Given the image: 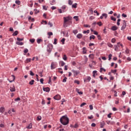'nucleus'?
<instances>
[{
  "instance_id": "64",
  "label": "nucleus",
  "mask_w": 131,
  "mask_h": 131,
  "mask_svg": "<svg viewBox=\"0 0 131 131\" xmlns=\"http://www.w3.org/2000/svg\"><path fill=\"white\" fill-rule=\"evenodd\" d=\"M61 9H62V10H65L66 9V6L63 5L61 7Z\"/></svg>"
},
{
  "instance_id": "6",
  "label": "nucleus",
  "mask_w": 131,
  "mask_h": 131,
  "mask_svg": "<svg viewBox=\"0 0 131 131\" xmlns=\"http://www.w3.org/2000/svg\"><path fill=\"white\" fill-rule=\"evenodd\" d=\"M72 72L74 73V76H77L78 74H79V71H75L74 70H72Z\"/></svg>"
},
{
  "instance_id": "14",
  "label": "nucleus",
  "mask_w": 131,
  "mask_h": 131,
  "mask_svg": "<svg viewBox=\"0 0 131 131\" xmlns=\"http://www.w3.org/2000/svg\"><path fill=\"white\" fill-rule=\"evenodd\" d=\"M76 36H77V38H79V39H80V38H82V35L80 33L78 34Z\"/></svg>"
},
{
  "instance_id": "50",
  "label": "nucleus",
  "mask_w": 131,
  "mask_h": 131,
  "mask_svg": "<svg viewBox=\"0 0 131 131\" xmlns=\"http://www.w3.org/2000/svg\"><path fill=\"white\" fill-rule=\"evenodd\" d=\"M94 12L96 13L97 16H99V15H100V13H99L97 10H94Z\"/></svg>"
},
{
  "instance_id": "39",
  "label": "nucleus",
  "mask_w": 131,
  "mask_h": 131,
  "mask_svg": "<svg viewBox=\"0 0 131 131\" xmlns=\"http://www.w3.org/2000/svg\"><path fill=\"white\" fill-rule=\"evenodd\" d=\"M63 59L64 61H66L67 60V56H66V55H63Z\"/></svg>"
},
{
  "instance_id": "62",
  "label": "nucleus",
  "mask_w": 131,
  "mask_h": 131,
  "mask_svg": "<svg viewBox=\"0 0 131 131\" xmlns=\"http://www.w3.org/2000/svg\"><path fill=\"white\" fill-rule=\"evenodd\" d=\"M48 35L51 36V35H53V32H50L48 33Z\"/></svg>"
},
{
  "instance_id": "28",
  "label": "nucleus",
  "mask_w": 131,
  "mask_h": 131,
  "mask_svg": "<svg viewBox=\"0 0 131 131\" xmlns=\"http://www.w3.org/2000/svg\"><path fill=\"white\" fill-rule=\"evenodd\" d=\"M68 4L69 5H70V6H71V5L73 4V2L72 1V0H69Z\"/></svg>"
},
{
  "instance_id": "13",
  "label": "nucleus",
  "mask_w": 131,
  "mask_h": 131,
  "mask_svg": "<svg viewBox=\"0 0 131 131\" xmlns=\"http://www.w3.org/2000/svg\"><path fill=\"white\" fill-rule=\"evenodd\" d=\"M16 45H17L18 46H23L24 43H23V42L16 41Z\"/></svg>"
},
{
  "instance_id": "48",
  "label": "nucleus",
  "mask_w": 131,
  "mask_h": 131,
  "mask_svg": "<svg viewBox=\"0 0 131 131\" xmlns=\"http://www.w3.org/2000/svg\"><path fill=\"white\" fill-rule=\"evenodd\" d=\"M84 105H86V103L83 102L82 104H81L80 107H83V106H84Z\"/></svg>"
},
{
  "instance_id": "9",
  "label": "nucleus",
  "mask_w": 131,
  "mask_h": 131,
  "mask_svg": "<svg viewBox=\"0 0 131 131\" xmlns=\"http://www.w3.org/2000/svg\"><path fill=\"white\" fill-rule=\"evenodd\" d=\"M10 90L11 92H15L16 91V89L15 88V86L12 85L10 88Z\"/></svg>"
},
{
  "instance_id": "1",
  "label": "nucleus",
  "mask_w": 131,
  "mask_h": 131,
  "mask_svg": "<svg viewBox=\"0 0 131 131\" xmlns=\"http://www.w3.org/2000/svg\"><path fill=\"white\" fill-rule=\"evenodd\" d=\"M60 121L63 125H67L69 123V118H68L67 115L63 116L60 118Z\"/></svg>"
},
{
  "instance_id": "43",
  "label": "nucleus",
  "mask_w": 131,
  "mask_h": 131,
  "mask_svg": "<svg viewBox=\"0 0 131 131\" xmlns=\"http://www.w3.org/2000/svg\"><path fill=\"white\" fill-rule=\"evenodd\" d=\"M74 83H77V84H79V83H80V82H79V81L77 80H75L74 81Z\"/></svg>"
},
{
  "instance_id": "15",
  "label": "nucleus",
  "mask_w": 131,
  "mask_h": 131,
  "mask_svg": "<svg viewBox=\"0 0 131 131\" xmlns=\"http://www.w3.org/2000/svg\"><path fill=\"white\" fill-rule=\"evenodd\" d=\"M0 112H1V113H4L5 112V107H1L0 108Z\"/></svg>"
},
{
  "instance_id": "36",
  "label": "nucleus",
  "mask_w": 131,
  "mask_h": 131,
  "mask_svg": "<svg viewBox=\"0 0 131 131\" xmlns=\"http://www.w3.org/2000/svg\"><path fill=\"white\" fill-rule=\"evenodd\" d=\"M117 72V70H112L111 73H116Z\"/></svg>"
},
{
  "instance_id": "55",
  "label": "nucleus",
  "mask_w": 131,
  "mask_h": 131,
  "mask_svg": "<svg viewBox=\"0 0 131 131\" xmlns=\"http://www.w3.org/2000/svg\"><path fill=\"white\" fill-rule=\"evenodd\" d=\"M126 54H129V50L128 49L126 48V51H125Z\"/></svg>"
},
{
  "instance_id": "56",
  "label": "nucleus",
  "mask_w": 131,
  "mask_h": 131,
  "mask_svg": "<svg viewBox=\"0 0 131 131\" xmlns=\"http://www.w3.org/2000/svg\"><path fill=\"white\" fill-rule=\"evenodd\" d=\"M97 24L99 26H102V22H101V21L97 23Z\"/></svg>"
},
{
  "instance_id": "3",
  "label": "nucleus",
  "mask_w": 131,
  "mask_h": 131,
  "mask_svg": "<svg viewBox=\"0 0 131 131\" xmlns=\"http://www.w3.org/2000/svg\"><path fill=\"white\" fill-rule=\"evenodd\" d=\"M123 25L121 28V30H124V29L126 28V22L125 20H123Z\"/></svg>"
},
{
  "instance_id": "11",
  "label": "nucleus",
  "mask_w": 131,
  "mask_h": 131,
  "mask_svg": "<svg viewBox=\"0 0 131 131\" xmlns=\"http://www.w3.org/2000/svg\"><path fill=\"white\" fill-rule=\"evenodd\" d=\"M111 29L113 31H115L116 30H117L118 29V28L116 27V26H114L112 27Z\"/></svg>"
},
{
  "instance_id": "2",
  "label": "nucleus",
  "mask_w": 131,
  "mask_h": 131,
  "mask_svg": "<svg viewBox=\"0 0 131 131\" xmlns=\"http://www.w3.org/2000/svg\"><path fill=\"white\" fill-rule=\"evenodd\" d=\"M53 49V45L52 44H49L47 46V52H48V53H51V52H52V50Z\"/></svg>"
},
{
  "instance_id": "26",
  "label": "nucleus",
  "mask_w": 131,
  "mask_h": 131,
  "mask_svg": "<svg viewBox=\"0 0 131 131\" xmlns=\"http://www.w3.org/2000/svg\"><path fill=\"white\" fill-rule=\"evenodd\" d=\"M42 42V39H37V43H40V42Z\"/></svg>"
},
{
  "instance_id": "42",
  "label": "nucleus",
  "mask_w": 131,
  "mask_h": 131,
  "mask_svg": "<svg viewBox=\"0 0 131 131\" xmlns=\"http://www.w3.org/2000/svg\"><path fill=\"white\" fill-rule=\"evenodd\" d=\"M30 41L32 43H33V42H34V41H35V39H30Z\"/></svg>"
},
{
  "instance_id": "21",
  "label": "nucleus",
  "mask_w": 131,
  "mask_h": 131,
  "mask_svg": "<svg viewBox=\"0 0 131 131\" xmlns=\"http://www.w3.org/2000/svg\"><path fill=\"white\" fill-rule=\"evenodd\" d=\"M73 33H74V34H75V35L77 34V33H78V30H73Z\"/></svg>"
},
{
  "instance_id": "5",
  "label": "nucleus",
  "mask_w": 131,
  "mask_h": 131,
  "mask_svg": "<svg viewBox=\"0 0 131 131\" xmlns=\"http://www.w3.org/2000/svg\"><path fill=\"white\" fill-rule=\"evenodd\" d=\"M53 99H54V100H57V101L61 100V96H60V95H56L53 97Z\"/></svg>"
},
{
  "instance_id": "18",
  "label": "nucleus",
  "mask_w": 131,
  "mask_h": 131,
  "mask_svg": "<svg viewBox=\"0 0 131 131\" xmlns=\"http://www.w3.org/2000/svg\"><path fill=\"white\" fill-rule=\"evenodd\" d=\"M13 36H16L18 35V31H15L12 34Z\"/></svg>"
},
{
  "instance_id": "35",
  "label": "nucleus",
  "mask_w": 131,
  "mask_h": 131,
  "mask_svg": "<svg viewBox=\"0 0 131 131\" xmlns=\"http://www.w3.org/2000/svg\"><path fill=\"white\" fill-rule=\"evenodd\" d=\"M111 20H112L113 21H116V18L113 17V16H111Z\"/></svg>"
},
{
  "instance_id": "10",
  "label": "nucleus",
  "mask_w": 131,
  "mask_h": 131,
  "mask_svg": "<svg viewBox=\"0 0 131 131\" xmlns=\"http://www.w3.org/2000/svg\"><path fill=\"white\" fill-rule=\"evenodd\" d=\"M91 79H92V78H91V77L88 76V77L86 78V79L84 80V82H88V81H91Z\"/></svg>"
},
{
  "instance_id": "46",
  "label": "nucleus",
  "mask_w": 131,
  "mask_h": 131,
  "mask_svg": "<svg viewBox=\"0 0 131 131\" xmlns=\"http://www.w3.org/2000/svg\"><path fill=\"white\" fill-rule=\"evenodd\" d=\"M60 63H61V66L63 67L65 65V62L64 61H60Z\"/></svg>"
},
{
  "instance_id": "44",
  "label": "nucleus",
  "mask_w": 131,
  "mask_h": 131,
  "mask_svg": "<svg viewBox=\"0 0 131 131\" xmlns=\"http://www.w3.org/2000/svg\"><path fill=\"white\" fill-rule=\"evenodd\" d=\"M67 81V77H65L62 80V82H66Z\"/></svg>"
},
{
  "instance_id": "17",
  "label": "nucleus",
  "mask_w": 131,
  "mask_h": 131,
  "mask_svg": "<svg viewBox=\"0 0 131 131\" xmlns=\"http://www.w3.org/2000/svg\"><path fill=\"white\" fill-rule=\"evenodd\" d=\"M27 128H28V129H30V128H32V124L30 123V124L28 126H27Z\"/></svg>"
},
{
  "instance_id": "41",
  "label": "nucleus",
  "mask_w": 131,
  "mask_h": 131,
  "mask_svg": "<svg viewBox=\"0 0 131 131\" xmlns=\"http://www.w3.org/2000/svg\"><path fill=\"white\" fill-rule=\"evenodd\" d=\"M83 33H84V34L90 33V30H88L87 31H83Z\"/></svg>"
},
{
  "instance_id": "49",
  "label": "nucleus",
  "mask_w": 131,
  "mask_h": 131,
  "mask_svg": "<svg viewBox=\"0 0 131 131\" xmlns=\"http://www.w3.org/2000/svg\"><path fill=\"white\" fill-rule=\"evenodd\" d=\"M40 82L42 84H43V78H41L40 79Z\"/></svg>"
},
{
  "instance_id": "16",
  "label": "nucleus",
  "mask_w": 131,
  "mask_h": 131,
  "mask_svg": "<svg viewBox=\"0 0 131 131\" xmlns=\"http://www.w3.org/2000/svg\"><path fill=\"white\" fill-rule=\"evenodd\" d=\"M72 8H74V9H76L77 8V3H75L74 4L72 5Z\"/></svg>"
},
{
  "instance_id": "52",
  "label": "nucleus",
  "mask_w": 131,
  "mask_h": 131,
  "mask_svg": "<svg viewBox=\"0 0 131 131\" xmlns=\"http://www.w3.org/2000/svg\"><path fill=\"white\" fill-rule=\"evenodd\" d=\"M115 41H116V39H115V38H113L111 40V42H113V43H114Z\"/></svg>"
},
{
  "instance_id": "32",
  "label": "nucleus",
  "mask_w": 131,
  "mask_h": 131,
  "mask_svg": "<svg viewBox=\"0 0 131 131\" xmlns=\"http://www.w3.org/2000/svg\"><path fill=\"white\" fill-rule=\"evenodd\" d=\"M17 40H18V41H22L23 40H24V38H20L19 37L17 38Z\"/></svg>"
},
{
  "instance_id": "38",
  "label": "nucleus",
  "mask_w": 131,
  "mask_h": 131,
  "mask_svg": "<svg viewBox=\"0 0 131 131\" xmlns=\"http://www.w3.org/2000/svg\"><path fill=\"white\" fill-rule=\"evenodd\" d=\"M30 75L31 76H34V73L33 72H32V71H30Z\"/></svg>"
},
{
  "instance_id": "54",
  "label": "nucleus",
  "mask_w": 131,
  "mask_h": 131,
  "mask_svg": "<svg viewBox=\"0 0 131 131\" xmlns=\"http://www.w3.org/2000/svg\"><path fill=\"white\" fill-rule=\"evenodd\" d=\"M90 110H93L94 109V107H93V105L91 104L89 106Z\"/></svg>"
},
{
  "instance_id": "27",
  "label": "nucleus",
  "mask_w": 131,
  "mask_h": 131,
  "mask_svg": "<svg viewBox=\"0 0 131 131\" xmlns=\"http://www.w3.org/2000/svg\"><path fill=\"white\" fill-rule=\"evenodd\" d=\"M56 3V0H53L52 1L50 2V5H54V3Z\"/></svg>"
},
{
  "instance_id": "31",
  "label": "nucleus",
  "mask_w": 131,
  "mask_h": 131,
  "mask_svg": "<svg viewBox=\"0 0 131 131\" xmlns=\"http://www.w3.org/2000/svg\"><path fill=\"white\" fill-rule=\"evenodd\" d=\"M37 120L39 121V120H41V117L40 116H38L37 117Z\"/></svg>"
},
{
  "instance_id": "29",
  "label": "nucleus",
  "mask_w": 131,
  "mask_h": 131,
  "mask_svg": "<svg viewBox=\"0 0 131 131\" xmlns=\"http://www.w3.org/2000/svg\"><path fill=\"white\" fill-rule=\"evenodd\" d=\"M31 61V58H28L26 60V63H29V62Z\"/></svg>"
},
{
  "instance_id": "33",
  "label": "nucleus",
  "mask_w": 131,
  "mask_h": 131,
  "mask_svg": "<svg viewBox=\"0 0 131 131\" xmlns=\"http://www.w3.org/2000/svg\"><path fill=\"white\" fill-rule=\"evenodd\" d=\"M115 51H118V45H115Z\"/></svg>"
},
{
  "instance_id": "19",
  "label": "nucleus",
  "mask_w": 131,
  "mask_h": 131,
  "mask_svg": "<svg viewBox=\"0 0 131 131\" xmlns=\"http://www.w3.org/2000/svg\"><path fill=\"white\" fill-rule=\"evenodd\" d=\"M34 83V80H32L31 81H30L29 83V84L30 85H33Z\"/></svg>"
},
{
  "instance_id": "7",
  "label": "nucleus",
  "mask_w": 131,
  "mask_h": 131,
  "mask_svg": "<svg viewBox=\"0 0 131 131\" xmlns=\"http://www.w3.org/2000/svg\"><path fill=\"white\" fill-rule=\"evenodd\" d=\"M103 17H104L105 19H107V17H108V14H107L106 13H103L102 14V16H100V18L103 19Z\"/></svg>"
},
{
  "instance_id": "51",
  "label": "nucleus",
  "mask_w": 131,
  "mask_h": 131,
  "mask_svg": "<svg viewBox=\"0 0 131 131\" xmlns=\"http://www.w3.org/2000/svg\"><path fill=\"white\" fill-rule=\"evenodd\" d=\"M89 57L91 58V59H94V54H90L89 55Z\"/></svg>"
},
{
  "instance_id": "8",
  "label": "nucleus",
  "mask_w": 131,
  "mask_h": 131,
  "mask_svg": "<svg viewBox=\"0 0 131 131\" xmlns=\"http://www.w3.org/2000/svg\"><path fill=\"white\" fill-rule=\"evenodd\" d=\"M43 91L44 92H46L47 93H49L50 92V88L47 87V88H43Z\"/></svg>"
},
{
  "instance_id": "40",
  "label": "nucleus",
  "mask_w": 131,
  "mask_h": 131,
  "mask_svg": "<svg viewBox=\"0 0 131 131\" xmlns=\"http://www.w3.org/2000/svg\"><path fill=\"white\" fill-rule=\"evenodd\" d=\"M48 25H50V27H53V23H51V21H49V22L48 23Z\"/></svg>"
},
{
  "instance_id": "57",
  "label": "nucleus",
  "mask_w": 131,
  "mask_h": 131,
  "mask_svg": "<svg viewBox=\"0 0 131 131\" xmlns=\"http://www.w3.org/2000/svg\"><path fill=\"white\" fill-rule=\"evenodd\" d=\"M74 19H76V21H78V16H74Z\"/></svg>"
},
{
  "instance_id": "60",
  "label": "nucleus",
  "mask_w": 131,
  "mask_h": 131,
  "mask_svg": "<svg viewBox=\"0 0 131 131\" xmlns=\"http://www.w3.org/2000/svg\"><path fill=\"white\" fill-rule=\"evenodd\" d=\"M57 38L54 39V45H57Z\"/></svg>"
},
{
  "instance_id": "4",
  "label": "nucleus",
  "mask_w": 131,
  "mask_h": 131,
  "mask_svg": "<svg viewBox=\"0 0 131 131\" xmlns=\"http://www.w3.org/2000/svg\"><path fill=\"white\" fill-rule=\"evenodd\" d=\"M63 19H64V23L65 24V23H66V22H68V21H69L70 20H71V19H72V17H71L70 16H68L67 17H64Z\"/></svg>"
},
{
  "instance_id": "61",
  "label": "nucleus",
  "mask_w": 131,
  "mask_h": 131,
  "mask_svg": "<svg viewBox=\"0 0 131 131\" xmlns=\"http://www.w3.org/2000/svg\"><path fill=\"white\" fill-rule=\"evenodd\" d=\"M89 119H93L94 118V116L91 115L90 117H88Z\"/></svg>"
},
{
  "instance_id": "59",
  "label": "nucleus",
  "mask_w": 131,
  "mask_h": 131,
  "mask_svg": "<svg viewBox=\"0 0 131 131\" xmlns=\"http://www.w3.org/2000/svg\"><path fill=\"white\" fill-rule=\"evenodd\" d=\"M111 115H112V113H110L108 115H107V117L108 118H111Z\"/></svg>"
},
{
  "instance_id": "53",
  "label": "nucleus",
  "mask_w": 131,
  "mask_h": 131,
  "mask_svg": "<svg viewBox=\"0 0 131 131\" xmlns=\"http://www.w3.org/2000/svg\"><path fill=\"white\" fill-rule=\"evenodd\" d=\"M24 53H25V54H27V53H28V49H26L24 51Z\"/></svg>"
},
{
  "instance_id": "63",
  "label": "nucleus",
  "mask_w": 131,
  "mask_h": 131,
  "mask_svg": "<svg viewBox=\"0 0 131 131\" xmlns=\"http://www.w3.org/2000/svg\"><path fill=\"white\" fill-rule=\"evenodd\" d=\"M84 27H86V28L89 27V28H90L91 26H90L89 25H84Z\"/></svg>"
},
{
  "instance_id": "47",
  "label": "nucleus",
  "mask_w": 131,
  "mask_h": 131,
  "mask_svg": "<svg viewBox=\"0 0 131 131\" xmlns=\"http://www.w3.org/2000/svg\"><path fill=\"white\" fill-rule=\"evenodd\" d=\"M20 100H21V99L18 97V98H15L14 99V101H15V102H17V101H20Z\"/></svg>"
},
{
  "instance_id": "24",
  "label": "nucleus",
  "mask_w": 131,
  "mask_h": 131,
  "mask_svg": "<svg viewBox=\"0 0 131 131\" xmlns=\"http://www.w3.org/2000/svg\"><path fill=\"white\" fill-rule=\"evenodd\" d=\"M15 4H16V5H18V6H20V5L21 4V2H20V1H16Z\"/></svg>"
},
{
  "instance_id": "20",
  "label": "nucleus",
  "mask_w": 131,
  "mask_h": 131,
  "mask_svg": "<svg viewBox=\"0 0 131 131\" xmlns=\"http://www.w3.org/2000/svg\"><path fill=\"white\" fill-rule=\"evenodd\" d=\"M102 71H104V72H106V69L103 68H101L100 69V72L101 73H102Z\"/></svg>"
},
{
  "instance_id": "34",
  "label": "nucleus",
  "mask_w": 131,
  "mask_h": 131,
  "mask_svg": "<svg viewBox=\"0 0 131 131\" xmlns=\"http://www.w3.org/2000/svg\"><path fill=\"white\" fill-rule=\"evenodd\" d=\"M112 54H110L108 55V61H111V59H112Z\"/></svg>"
},
{
  "instance_id": "30",
  "label": "nucleus",
  "mask_w": 131,
  "mask_h": 131,
  "mask_svg": "<svg viewBox=\"0 0 131 131\" xmlns=\"http://www.w3.org/2000/svg\"><path fill=\"white\" fill-rule=\"evenodd\" d=\"M65 38H63L61 40V42H62V45H64L65 43Z\"/></svg>"
},
{
  "instance_id": "25",
  "label": "nucleus",
  "mask_w": 131,
  "mask_h": 131,
  "mask_svg": "<svg viewBox=\"0 0 131 131\" xmlns=\"http://www.w3.org/2000/svg\"><path fill=\"white\" fill-rule=\"evenodd\" d=\"M83 54H86V49L85 47L83 48Z\"/></svg>"
},
{
  "instance_id": "12",
  "label": "nucleus",
  "mask_w": 131,
  "mask_h": 131,
  "mask_svg": "<svg viewBox=\"0 0 131 131\" xmlns=\"http://www.w3.org/2000/svg\"><path fill=\"white\" fill-rule=\"evenodd\" d=\"M51 68L52 70L55 69V68H56V67H55V63H54V62H52L51 63Z\"/></svg>"
},
{
  "instance_id": "23",
  "label": "nucleus",
  "mask_w": 131,
  "mask_h": 131,
  "mask_svg": "<svg viewBox=\"0 0 131 131\" xmlns=\"http://www.w3.org/2000/svg\"><path fill=\"white\" fill-rule=\"evenodd\" d=\"M104 125H105V122H103L102 123H100V127L101 128H103V127H104Z\"/></svg>"
},
{
  "instance_id": "58",
  "label": "nucleus",
  "mask_w": 131,
  "mask_h": 131,
  "mask_svg": "<svg viewBox=\"0 0 131 131\" xmlns=\"http://www.w3.org/2000/svg\"><path fill=\"white\" fill-rule=\"evenodd\" d=\"M122 17H123L124 18H126V17H127V15H126V14H124V13H123L122 14Z\"/></svg>"
},
{
  "instance_id": "37",
  "label": "nucleus",
  "mask_w": 131,
  "mask_h": 131,
  "mask_svg": "<svg viewBox=\"0 0 131 131\" xmlns=\"http://www.w3.org/2000/svg\"><path fill=\"white\" fill-rule=\"evenodd\" d=\"M107 46L109 47V48H113V45L111 43H107Z\"/></svg>"
},
{
  "instance_id": "45",
  "label": "nucleus",
  "mask_w": 131,
  "mask_h": 131,
  "mask_svg": "<svg viewBox=\"0 0 131 131\" xmlns=\"http://www.w3.org/2000/svg\"><path fill=\"white\" fill-rule=\"evenodd\" d=\"M115 104H116L117 105L119 104V99L118 98H117V101H116Z\"/></svg>"
},
{
  "instance_id": "22",
  "label": "nucleus",
  "mask_w": 131,
  "mask_h": 131,
  "mask_svg": "<svg viewBox=\"0 0 131 131\" xmlns=\"http://www.w3.org/2000/svg\"><path fill=\"white\" fill-rule=\"evenodd\" d=\"M95 38H96V36H95V35H91L90 37V40H92V39H95Z\"/></svg>"
}]
</instances>
